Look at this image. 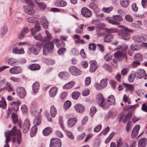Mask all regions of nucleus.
I'll list each match as a JSON object with an SVG mask.
<instances>
[{"label": "nucleus", "mask_w": 147, "mask_h": 147, "mask_svg": "<svg viewBox=\"0 0 147 147\" xmlns=\"http://www.w3.org/2000/svg\"><path fill=\"white\" fill-rule=\"evenodd\" d=\"M137 74L139 78H141L145 76V71L143 69H139L137 71Z\"/></svg>", "instance_id": "29"}, {"label": "nucleus", "mask_w": 147, "mask_h": 147, "mask_svg": "<svg viewBox=\"0 0 147 147\" xmlns=\"http://www.w3.org/2000/svg\"><path fill=\"white\" fill-rule=\"evenodd\" d=\"M105 31L109 34H111L113 33H115L117 32V30L115 28H105Z\"/></svg>", "instance_id": "42"}, {"label": "nucleus", "mask_w": 147, "mask_h": 147, "mask_svg": "<svg viewBox=\"0 0 147 147\" xmlns=\"http://www.w3.org/2000/svg\"><path fill=\"white\" fill-rule=\"evenodd\" d=\"M92 10L96 13L99 12L100 9L94 3H92Z\"/></svg>", "instance_id": "58"}, {"label": "nucleus", "mask_w": 147, "mask_h": 147, "mask_svg": "<svg viewBox=\"0 0 147 147\" xmlns=\"http://www.w3.org/2000/svg\"><path fill=\"white\" fill-rule=\"evenodd\" d=\"M66 51V49L64 48H61L58 51V53L59 55L63 54Z\"/></svg>", "instance_id": "63"}, {"label": "nucleus", "mask_w": 147, "mask_h": 147, "mask_svg": "<svg viewBox=\"0 0 147 147\" xmlns=\"http://www.w3.org/2000/svg\"><path fill=\"white\" fill-rule=\"evenodd\" d=\"M50 114L51 117H55L57 113V110L55 107L54 105L51 106L50 110Z\"/></svg>", "instance_id": "30"}, {"label": "nucleus", "mask_w": 147, "mask_h": 147, "mask_svg": "<svg viewBox=\"0 0 147 147\" xmlns=\"http://www.w3.org/2000/svg\"><path fill=\"white\" fill-rule=\"evenodd\" d=\"M75 84V82L74 81H71L65 85L63 88L64 89H68L71 88L74 86Z\"/></svg>", "instance_id": "28"}, {"label": "nucleus", "mask_w": 147, "mask_h": 147, "mask_svg": "<svg viewBox=\"0 0 147 147\" xmlns=\"http://www.w3.org/2000/svg\"><path fill=\"white\" fill-rule=\"evenodd\" d=\"M6 103L4 99H2L0 102V107L5 109L6 107Z\"/></svg>", "instance_id": "55"}, {"label": "nucleus", "mask_w": 147, "mask_h": 147, "mask_svg": "<svg viewBox=\"0 0 147 147\" xmlns=\"http://www.w3.org/2000/svg\"><path fill=\"white\" fill-rule=\"evenodd\" d=\"M102 88L105 87L107 84V80L103 79L101 80L100 83Z\"/></svg>", "instance_id": "49"}, {"label": "nucleus", "mask_w": 147, "mask_h": 147, "mask_svg": "<svg viewBox=\"0 0 147 147\" xmlns=\"http://www.w3.org/2000/svg\"><path fill=\"white\" fill-rule=\"evenodd\" d=\"M27 20L29 22L36 23L37 21V17L36 16H33L28 18Z\"/></svg>", "instance_id": "36"}, {"label": "nucleus", "mask_w": 147, "mask_h": 147, "mask_svg": "<svg viewBox=\"0 0 147 147\" xmlns=\"http://www.w3.org/2000/svg\"><path fill=\"white\" fill-rule=\"evenodd\" d=\"M39 88V84L38 82H35L32 85V89L34 92L36 93L38 90Z\"/></svg>", "instance_id": "34"}, {"label": "nucleus", "mask_w": 147, "mask_h": 147, "mask_svg": "<svg viewBox=\"0 0 147 147\" xmlns=\"http://www.w3.org/2000/svg\"><path fill=\"white\" fill-rule=\"evenodd\" d=\"M17 93L18 96L20 98H24L26 95L25 90L23 87H18L17 89Z\"/></svg>", "instance_id": "6"}, {"label": "nucleus", "mask_w": 147, "mask_h": 147, "mask_svg": "<svg viewBox=\"0 0 147 147\" xmlns=\"http://www.w3.org/2000/svg\"><path fill=\"white\" fill-rule=\"evenodd\" d=\"M82 15L86 17H89L92 15L91 11L86 7H83L81 11Z\"/></svg>", "instance_id": "9"}, {"label": "nucleus", "mask_w": 147, "mask_h": 147, "mask_svg": "<svg viewBox=\"0 0 147 147\" xmlns=\"http://www.w3.org/2000/svg\"><path fill=\"white\" fill-rule=\"evenodd\" d=\"M86 25H84V24H80L78 28L76 29L75 32L78 34H81L83 31H82L83 29L84 28L86 27Z\"/></svg>", "instance_id": "32"}, {"label": "nucleus", "mask_w": 147, "mask_h": 147, "mask_svg": "<svg viewBox=\"0 0 147 147\" xmlns=\"http://www.w3.org/2000/svg\"><path fill=\"white\" fill-rule=\"evenodd\" d=\"M113 9V6H111L107 8H103L102 9V11L105 13H108L111 11Z\"/></svg>", "instance_id": "48"}, {"label": "nucleus", "mask_w": 147, "mask_h": 147, "mask_svg": "<svg viewBox=\"0 0 147 147\" xmlns=\"http://www.w3.org/2000/svg\"><path fill=\"white\" fill-rule=\"evenodd\" d=\"M66 134L68 138L71 140H72L74 138V136L73 134L70 131H67Z\"/></svg>", "instance_id": "60"}, {"label": "nucleus", "mask_w": 147, "mask_h": 147, "mask_svg": "<svg viewBox=\"0 0 147 147\" xmlns=\"http://www.w3.org/2000/svg\"><path fill=\"white\" fill-rule=\"evenodd\" d=\"M6 85L7 86L3 88V89H6L9 92H11L14 91V90L13 89V88L10 86L11 84H10L8 82H6Z\"/></svg>", "instance_id": "38"}, {"label": "nucleus", "mask_w": 147, "mask_h": 147, "mask_svg": "<svg viewBox=\"0 0 147 147\" xmlns=\"http://www.w3.org/2000/svg\"><path fill=\"white\" fill-rule=\"evenodd\" d=\"M30 127V122L28 119L24 121L23 126V131L24 133H26L29 130Z\"/></svg>", "instance_id": "7"}, {"label": "nucleus", "mask_w": 147, "mask_h": 147, "mask_svg": "<svg viewBox=\"0 0 147 147\" xmlns=\"http://www.w3.org/2000/svg\"><path fill=\"white\" fill-rule=\"evenodd\" d=\"M7 31V27L6 26H4L0 30L1 34L2 36L5 35Z\"/></svg>", "instance_id": "43"}, {"label": "nucleus", "mask_w": 147, "mask_h": 147, "mask_svg": "<svg viewBox=\"0 0 147 147\" xmlns=\"http://www.w3.org/2000/svg\"><path fill=\"white\" fill-rule=\"evenodd\" d=\"M80 94V92L77 91L74 92L72 94V97L74 99L77 100L79 98Z\"/></svg>", "instance_id": "46"}, {"label": "nucleus", "mask_w": 147, "mask_h": 147, "mask_svg": "<svg viewBox=\"0 0 147 147\" xmlns=\"http://www.w3.org/2000/svg\"><path fill=\"white\" fill-rule=\"evenodd\" d=\"M103 67L107 70L110 72H112V69L111 66L109 64H105L103 65Z\"/></svg>", "instance_id": "52"}, {"label": "nucleus", "mask_w": 147, "mask_h": 147, "mask_svg": "<svg viewBox=\"0 0 147 147\" xmlns=\"http://www.w3.org/2000/svg\"><path fill=\"white\" fill-rule=\"evenodd\" d=\"M40 23L45 29L48 28V23L46 18L44 17H42L40 19Z\"/></svg>", "instance_id": "20"}, {"label": "nucleus", "mask_w": 147, "mask_h": 147, "mask_svg": "<svg viewBox=\"0 0 147 147\" xmlns=\"http://www.w3.org/2000/svg\"><path fill=\"white\" fill-rule=\"evenodd\" d=\"M113 35L112 34L106 35L103 38V41L105 42H111L113 39Z\"/></svg>", "instance_id": "22"}, {"label": "nucleus", "mask_w": 147, "mask_h": 147, "mask_svg": "<svg viewBox=\"0 0 147 147\" xmlns=\"http://www.w3.org/2000/svg\"><path fill=\"white\" fill-rule=\"evenodd\" d=\"M135 78V75L133 74H131L128 77V80L130 82H132Z\"/></svg>", "instance_id": "59"}, {"label": "nucleus", "mask_w": 147, "mask_h": 147, "mask_svg": "<svg viewBox=\"0 0 147 147\" xmlns=\"http://www.w3.org/2000/svg\"><path fill=\"white\" fill-rule=\"evenodd\" d=\"M51 132V128L50 127H47L43 130L42 133L44 136H47L50 134Z\"/></svg>", "instance_id": "31"}, {"label": "nucleus", "mask_w": 147, "mask_h": 147, "mask_svg": "<svg viewBox=\"0 0 147 147\" xmlns=\"http://www.w3.org/2000/svg\"><path fill=\"white\" fill-rule=\"evenodd\" d=\"M104 15L103 14H97L96 15V21H100L103 19Z\"/></svg>", "instance_id": "54"}, {"label": "nucleus", "mask_w": 147, "mask_h": 147, "mask_svg": "<svg viewBox=\"0 0 147 147\" xmlns=\"http://www.w3.org/2000/svg\"><path fill=\"white\" fill-rule=\"evenodd\" d=\"M76 111L79 113L82 112L84 110V107L80 104H77L75 106Z\"/></svg>", "instance_id": "27"}, {"label": "nucleus", "mask_w": 147, "mask_h": 147, "mask_svg": "<svg viewBox=\"0 0 147 147\" xmlns=\"http://www.w3.org/2000/svg\"><path fill=\"white\" fill-rule=\"evenodd\" d=\"M42 111V109H40V112ZM40 112L38 114V117H36L34 120L33 123L35 126H38L41 123V120L40 119Z\"/></svg>", "instance_id": "17"}, {"label": "nucleus", "mask_w": 147, "mask_h": 147, "mask_svg": "<svg viewBox=\"0 0 147 147\" xmlns=\"http://www.w3.org/2000/svg\"><path fill=\"white\" fill-rule=\"evenodd\" d=\"M139 105L138 104L133 105H127L124 106L123 107V110L125 111H130V109H133L134 111V110L138 107Z\"/></svg>", "instance_id": "23"}, {"label": "nucleus", "mask_w": 147, "mask_h": 147, "mask_svg": "<svg viewBox=\"0 0 147 147\" xmlns=\"http://www.w3.org/2000/svg\"><path fill=\"white\" fill-rule=\"evenodd\" d=\"M7 62L9 65L12 66L17 65L18 64V62L17 61V60L13 58L9 59Z\"/></svg>", "instance_id": "24"}, {"label": "nucleus", "mask_w": 147, "mask_h": 147, "mask_svg": "<svg viewBox=\"0 0 147 147\" xmlns=\"http://www.w3.org/2000/svg\"><path fill=\"white\" fill-rule=\"evenodd\" d=\"M69 70L71 74L74 76H79L82 73L80 70L74 66L70 67L69 68Z\"/></svg>", "instance_id": "5"}, {"label": "nucleus", "mask_w": 147, "mask_h": 147, "mask_svg": "<svg viewBox=\"0 0 147 147\" xmlns=\"http://www.w3.org/2000/svg\"><path fill=\"white\" fill-rule=\"evenodd\" d=\"M35 2L36 3V5L41 9L45 10L46 7V5L44 4L39 3L36 1H35Z\"/></svg>", "instance_id": "39"}, {"label": "nucleus", "mask_w": 147, "mask_h": 147, "mask_svg": "<svg viewBox=\"0 0 147 147\" xmlns=\"http://www.w3.org/2000/svg\"><path fill=\"white\" fill-rule=\"evenodd\" d=\"M92 10L96 13L99 12L100 9L94 3H92Z\"/></svg>", "instance_id": "57"}, {"label": "nucleus", "mask_w": 147, "mask_h": 147, "mask_svg": "<svg viewBox=\"0 0 147 147\" xmlns=\"http://www.w3.org/2000/svg\"><path fill=\"white\" fill-rule=\"evenodd\" d=\"M114 54L115 57L117 58L120 59L122 57L126 58V54L122 51H119Z\"/></svg>", "instance_id": "18"}, {"label": "nucleus", "mask_w": 147, "mask_h": 147, "mask_svg": "<svg viewBox=\"0 0 147 147\" xmlns=\"http://www.w3.org/2000/svg\"><path fill=\"white\" fill-rule=\"evenodd\" d=\"M132 31L129 30L128 28H126L121 30L119 33L120 37L122 39L127 40L130 38V35L129 32L132 33Z\"/></svg>", "instance_id": "3"}, {"label": "nucleus", "mask_w": 147, "mask_h": 147, "mask_svg": "<svg viewBox=\"0 0 147 147\" xmlns=\"http://www.w3.org/2000/svg\"><path fill=\"white\" fill-rule=\"evenodd\" d=\"M98 67L96 61L95 60H92V72L95 71Z\"/></svg>", "instance_id": "53"}, {"label": "nucleus", "mask_w": 147, "mask_h": 147, "mask_svg": "<svg viewBox=\"0 0 147 147\" xmlns=\"http://www.w3.org/2000/svg\"><path fill=\"white\" fill-rule=\"evenodd\" d=\"M128 68H123L121 71V74L123 76L125 75L127 73Z\"/></svg>", "instance_id": "64"}, {"label": "nucleus", "mask_w": 147, "mask_h": 147, "mask_svg": "<svg viewBox=\"0 0 147 147\" xmlns=\"http://www.w3.org/2000/svg\"><path fill=\"white\" fill-rule=\"evenodd\" d=\"M12 117L13 123L16 124L18 121V116L17 115L14 113H13L12 114Z\"/></svg>", "instance_id": "51"}, {"label": "nucleus", "mask_w": 147, "mask_h": 147, "mask_svg": "<svg viewBox=\"0 0 147 147\" xmlns=\"http://www.w3.org/2000/svg\"><path fill=\"white\" fill-rule=\"evenodd\" d=\"M57 90V88L56 87L52 88L49 91V95L51 97H54L56 95Z\"/></svg>", "instance_id": "25"}, {"label": "nucleus", "mask_w": 147, "mask_h": 147, "mask_svg": "<svg viewBox=\"0 0 147 147\" xmlns=\"http://www.w3.org/2000/svg\"><path fill=\"white\" fill-rule=\"evenodd\" d=\"M130 47L131 49L133 51L139 50L141 49L140 46L139 45L133 44L131 45Z\"/></svg>", "instance_id": "37"}, {"label": "nucleus", "mask_w": 147, "mask_h": 147, "mask_svg": "<svg viewBox=\"0 0 147 147\" xmlns=\"http://www.w3.org/2000/svg\"><path fill=\"white\" fill-rule=\"evenodd\" d=\"M108 102H105L104 101L102 102L101 105H99V106L102 107L103 109H107V108L110 105H112L111 103H108Z\"/></svg>", "instance_id": "50"}, {"label": "nucleus", "mask_w": 147, "mask_h": 147, "mask_svg": "<svg viewBox=\"0 0 147 147\" xmlns=\"http://www.w3.org/2000/svg\"><path fill=\"white\" fill-rule=\"evenodd\" d=\"M132 39L134 41L139 43L144 42L146 39L145 38L140 35H136L132 37Z\"/></svg>", "instance_id": "14"}, {"label": "nucleus", "mask_w": 147, "mask_h": 147, "mask_svg": "<svg viewBox=\"0 0 147 147\" xmlns=\"http://www.w3.org/2000/svg\"><path fill=\"white\" fill-rule=\"evenodd\" d=\"M40 68V65L38 64H32L29 67V69L32 70H38Z\"/></svg>", "instance_id": "35"}, {"label": "nucleus", "mask_w": 147, "mask_h": 147, "mask_svg": "<svg viewBox=\"0 0 147 147\" xmlns=\"http://www.w3.org/2000/svg\"><path fill=\"white\" fill-rule=\"evenodd\" d=\"M106 21H107L109 23L113 25H118L119 24L118 22L113 20L112 19H110L109 18H107L106 19Z\"/></svg>", "instance_id": "47"}, {"label": "nucleus", "mask_w": 147, "mask_h": 147, "mask_svg": "<svg viewBox=\"0 0 147 147\" xmlns=\"http://www.w3.org/2000/svg\"><path fill=\"white\" fill-rule=\"evenodd\" d=\"M43 44L42 41H39L37 42L36 44V46L37 49L39 50L40 48L43 46Z\"/></svg>", "instance_id": "61"}, {"label": "nucleus", "mask_w": 147, "mask_h": 147, "mask_svg": "<svg viewBox=\"0 0 147 147\" xmlns=\"http://www.w3.org/2000/svg\"><path fill=\"white\" fill-rule=\"evenodd\" d=\"M23 7L24 11L27 14L31 15L34 14L35 11L32 6L24 5Z\"/></svg>", "instance_id": "8"}, {"label": "nucleus", "mask_w": 147, "mask_h": 147, "mask_svg": "<svg viewBox=\"0 0 147 147\" xmlns=\"http://www.w3.org/2000/svg\"><path fill=\"white\" fill-rule=\"evenodd\" d=\"M115 99L113 95H111L108 98L107 102H110L111 104L114 105L115 103Z\"/></svg>", "instance_id": "41"}, {"label": "nucleus", "mask_w": 147, "mask_h": 147, "mask_svg": "<svg viewBox=\"0 0 147 147\" xmlns=\"http://www.w3.org/2000/svg\"><path fill=\"white\" fill-rule=\"evenodd\" d=\"M120 4L122 7H126L128 5V1L127 0H121L120 2Z\"/></svg>", "instance_id": "45"}, {"label": "nucleus", "mask_w": 147, "mask_h": 147, "mask_svg": "<svg viewBox=\"0 0 147 147\" xmlns=\"http://www.w3.org/2000/svg\"><path fill=\"white\" fill-rule=\"evenodd\" d=\"M140 128V126L139 125H136L134 128L132 130L131 133V137L132 138L134 139L136 137L138 134Z\"/></svg>", "instance_id": "12"}, {"label": "nucleus", "mask_w": 147, "mask_h": 147, "mask_svg": "<svg viewBox=\"0 0 147 147\" xmlns=\"http://www.w3.org/2000/svg\"><path fill=\"white\" fill-rule=\"evenodd\" d=\"M56 42L57 47L58 48H61L65 45V43L64 42H59V39H55L52 41L47 43L43 46V53L44 55H47L53 50L54 49L53 42Z\"/></svg>", "instance_id": "2"}, {"label": "nucleus", "mask_w": 147, "mask_h": 147, "mask_svg": "<svg viewBox=\"0 0 147 147\" xmlns=\"http://www.w3.org/2000/svg\"><path fill=\"white\" fill-rule=\"evenodd\" d=\"M45 32L47 36V37H45L44 38V39L43 40L47 42V41H50L52 38V36L51 34H50L49 32L47 30H45Z\"/></svg>", "instance_id": "33"}, {"label": "nucleus", "mask_w": 147, "mask_h": 147, "mask_svg": "<svg viewBox=\"0 0 147 147\" xmlns=\"http://www.w3.org/2000/svg\"><path fill=\"white\" fill-rule=\"evenodd\" d=\"M39 51L38 49H36L32 47L29 48V51L30 53H33L34 54L37 55Z\"/></svg>", "instance_id": "40"}, {"label": "nucleus", "mask_w": 147, "mask_h": 147, "mask_svg": "<svg viewBox=\"0 0 147 147\" xmlns=\"http://www.w3.org/2000/svg\"><path fill=\"white\" fill-rule=\"evenodd\" d=\"M61 142L58 138H52L51 140L50 147H61Z\"/></svg>", "instance_id": "4"}, {"label": "nucleus", "mask_w": 147, "mask_h": 147, "mask_svg": "<svg viewBox=\"0 0 147 147\" xmlns=\"http://www.w3.org/2000/svg\"><path fill=\"white\" fill-rule=\"evenodd\" d=\"M55 5L57 7H64L67 5V3L64 0H59L55 3Z\"/></svg>", "instance_id": "19"}, {"label": "nucleus", "mask_w": 147, "mask_h": 147, "mask_svg": "<svg viewBox=\"0 0 147 147\" xmlns=\"http://www.w3.org/2000/svg\"><path fill=\"white\" fill-rule=\"evenodd\" d=\"M31 135L32 136H34L36 134L37 131L36 126L33 127L31 129Z\"/></svg>", "instance_id": "56"}, {"label": "nucleus", "mask_w": 147, "mask_h": 147, "mask_svg": "<svg viewBox=\"0 0 147 147\" xmlns=\"http://www.w3.org/2000/svg\"><path fill=\"white\" fill-rule=\"evenodd\" d=\"M21 105V102L18 101L13 102L10 103V105L12 109L15 111H17L18 110L19 107Z\"/></svg>", "instance_id": "13"}, {"label": "nucleus", "mask_w": 147, "mask_h": 147, "mask_svg": "<svg viewBox=\"0 0 147 147\" xmlns=\"http://www.w3.org/2000/svg\"><path fill=\"white\" fill-rule=\"evenodd\" d=\"M32 34V35L34 38L35 39L39 40L40 41L44 42L45 41L43 40L44 38H42L41 37V35L39 34H38L37 35H36L34 33V30L32 28L30 30Z\"/></svg>", "instance_id": "16"}, {"label": "nucleus", "mask_w": 147, "mask_h": 147, "mask_svg": "<svg viewBox=\"0 0 147 147\" xmlns=\"http://www.w3.org/2000/svg\"><path fill=\"white\" fill-rule=\"evenodd\" d=\"M134 59L135 61L140 62L142 60V55L139 54H137L134 56Z\"/></svg>", "instance_id": "44"}, {"label": "nucleus", "mask_w": 147, "mask_h": 147, "mask_svg": "<svg viewBox=\"0 0 147 147\" xmlns=\"http://www.w3.org/2000/svg\"><path fill=\"white\" fill-rule=\"evenodd\" d=\"M78 120L76 118H71L69 119L67 121V125L69 127H72L76 123Z\"/></svg>", "instance_id": "11"}, {"label": "nucleus", "mask_w": 147, "mask_h": 147, "mask_svg": "<svg viewBox=\"0 0 147 147\" xmlns=\"http://www.w3.org/2000/svg\"><path fill=\"white\" fill-rule=\"evenodd\" d=\"M96 99L98 105L100 104L101 105L102 102L104 101L103 96L101 93H99L97 94Z\"/></svg>", "instance_id": "15"}, {"label": "nucleus", "mask_w": 147, "mask_h": 147, "mask_svg": "<svg viewBox=\"0 0 147 147\" xmlns=\"http://www.w3.org/2000/svg\"><path fill=\"white\" fill-rule=\"evenodd\" d=\"M123 85L126 88L128 91H133L134 89V87L133 85H131L125 83H123Z\"/></svg>", "instance_id": "26"}, {"label": "nucleus", "mask_w": 147, "mask_h": 147, "mask_svg": "<svg viewBox=\"0 0 147 147\" xmlns=\"http://www.w3.org/2000/svg\"><path fill=\"white\" fill-rule=\"evenodd\" d=\"M5 144L4 147H9L8 142L12 139L13 143H15L17 141L18 144H20L22 142L21 134L19 129H17L15 127L13 126L11 130L6 131L5 133Z\"/></svg>", "instance_id": "1"}, {"label": "nucleus", "mask_w": 147, "mask_h": 147, "mask_svg": "<svg viewBox=\"0 0 147 147\" xmlns=\"http://www.w3.org/2000/svg\"><path fill=\"white\" fill-rule=\"evenodd\" d=\"M113 18L115 20L119 21H121L123 20L122 17L120 15H115L113 16Z\"/></svg>", "instance_id": "62"}, {"label": "nucleus", "mask_w": 147, "mask_h": 147, "mask_svg": "<svg viewBox=\"0 0 147 147\" xmlns=\"http://www.w3.org/2000/svg\"><path fill=\"white\" fill-rule=\"evenodd\" d=\"M22 69L19 66H15L10 69L9 71L12 74H18L22 72Z\"/></svg>", "instance_id": "10"}, {"label": "nucleus", "mask_w": 147, "mask_h": 147, "mask_svg": "<svg viewBox=\"0 0 147 147\" xmlns=\"http://www.w3.org/2000/svg\"><path fill=\"white\" fill-rule=\"evenodd\" d=\"M147 142V139L146 138H142L140 139L138 143V147H145Z\"/></svg>", "instance_id": "21"}]
</instances>
